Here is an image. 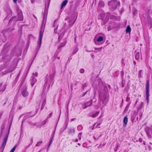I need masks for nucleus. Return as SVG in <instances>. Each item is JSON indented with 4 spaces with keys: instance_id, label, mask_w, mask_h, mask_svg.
<instances>
[{
    "instance_id": "a878e982",
    "label": "nucleus",
    "mask_w": 152,
    "mask_h": 152,
    "mask_svg": "<svg viewBox=\"0 0 152 152\" xmlns=\"http://www.w3.org/2000/svg\"><path fill=\"white\" fill-rule=\"evenodd\" d=\"M103 40V37H102L100 36L96 40L98 42H101Z\"/></svg>"
},
{
    "instance_id": "0eeeda50",
    "label": "nucleus",
    "mask_w": 152,
    "mask_h": 152,
    "mask_svg": "<svg viewBox=\"0 0 152 152\" xmlns=\"http://www.w3.org/2000/svg\"><path fill=\"white\" fill-rule=\"evenodd\" d=\"M92 101L91 100L88 102H86L83 104L82 105V108L83 109H85L86 108L91 105L92 103Z\"/></svg>"
},
{
    "instance_id": "423d86ee",
    "label": "nucleus",
    "mask_w": 152,
    "mask_h": 152,
    "mask_svg": "<svg viewBox=\"0 0 152 152\" xmlns=\"http://www.w3.org/2000/svg\"><path fill=\"white\" fill-rule=\"evenodd\" d=\"M105 14L104 13H102L98 15V19L101 20L103 21L104 23H106L107 22V20H105Z\"/></svg>"
},
{
    "instance_id": "f3484780",
    "label": "nucleus",
    "mask_w": 152,
    "mask_h": 152,
    "mask_svg": "<svg viewBox=\"0 0 152 152\" xmlns=\"http://www.w3.org/2000/svg\"><path fill=\"white\" fill-rule=\"evenodd\" d=\"M68 0H65L63 1L61 4V9H62L65 6L68 2Z\"/></svg>"
},
{
    "instance_id": "c03bdc74",
    "label": "nucleus",
    "mask_w": 152,
    "mask_h": 152,
    "mask_svg": "<svg viewBox=\"0 0 152 152\" xmlns=\"http://www.w3.org/2000/svg\"><path fill=\"white\" fill-rule=\"evenodd\" d=\"M142 115V113H140V118H141Z\"/></svg>"
},
{
    "instance_id": "a211bd4d",
    "label": "nucleus",
    "mask_w": 152,
    "mask_h": 152,
    "mask_svg": "<svg viewBox=\"0 0 152 152\" xmlns=\"http://www.w3.org/2000/svg\"><path fill=\"white\" fill-rule=\"evenodd\" d=\"M66 41H64L63 42H61V44L59 46L58 48L59 49L60 48L64 47L66 45Z\"/></svg>"
},
{
    "instance_id": "393cba45",
    "label": "nucleus",
    "mask_w": 152,
    "mask_h": 152,
    "mask_svg": "<svg viewBox=\"0 0 152 152\" xmlns=\"http://www.w3.org/2000/svg\"><path fill=\"white\" fill-rule=\"evenodd\" d=\"M14 69L13 68H11L9 69L5 73V74L10 73L12 72L14 70Z\"/></svg>"
},
{
    "instance_id": "b1692460",
    "label": "nucleus",
    "mask_w": 152,
    "mask_h": 152,
    "mask_svg": "<svg viewBox=\"0 0 152 152\" xmlns=\"http://www.w3.org/2000/svg\"><path fill=\"white\" fill-rule=\"evenodd\" d=\"M146 99L147 101V103L148 104L149 103V93H146Z\"/></svg>"
},
{
    "instance_id": "49530a36",
    "label": "nucleus",
    "mask_w": 152,
    "mask_h": 152,
    "mask_svg": "<svg viewBox=\"0 0 152 152\" xmlns=\"http://www.w3.org/2000/svg\"><path fill=\"white\" fill-rule=\"evenodd\" d=\"M13 2L14 3H15L17 2V0H13Z\"/></svg>"
},
{
    "instance_id": "0e129e2a",
    "label": "nucleus",
    "mask_w": 152,
    "mask_h": 152,
    "mask_svg": "<svg viewBox=\"0 0 152 152\" xmlns=\"http://www.w3.org/2000/svg\"><path fill=\"white\" fill-rule=\"evenodd\" d=\"M138 117H137V119H138Z\"/></svg>"
},
{
    "instance_id": "9b49d317",
    "label": "nucleus",
    "mask_w": 152,
    "mask_h": 152,
    "mask_svg": "<svg viewBox=\"0 0 152 152\" xmlns=\"http://www.w3.org/2000/svg\"><path fill=\"white\" fill-rule=\"evenodd\" d=\"M37 81V80L33 76H32L31 79V83L32 86H33L34 83Z\"/></svg>"
},
{
    "instance_id": "4be33fe9",
    "label": "nucleus",
    "mask_w": 152,
    "mask_h": 152,
    "mask_svg": "<svg viewBox=\"0 0 152 152\" xmlns=\"http://www.w3.org/2000/svg\"><path fill=\"white\" fill-rule=\"evenodd\" d=\"M140 54L139 52H137L135 55V58L136 59L138 60L140 58Z\"/></svg>"
},
{
    "instance_id": "bf43d9fd",
    "label": "nucleus",
    "mask_w": 152,
    "mask_h": 152,
    "mask_svg": "<svg viewBox=\"0 0 152 152\" xmlns=\"http://www.w3.org/2000/svg\"><path fill=\"white\" fill-rule=\"evenodd\" d=\"M94 51V52L95 53H97V51Z\"/></svg>"
},
{
    "instance_id": "e2e57ef3",
    "label": "nucleus",
    "mask_w": 152,
    "mask_h": 152,
    "mask_svg": "<svg viewBox=\"0 0 152 152\" xmlns=\"http://www.w3.org/2000/svg\"><path fill=\"white\" fill-rule=\"evenodd\" d=\"M78 145H80V143H79V144H78Z\"/></svg>"
},
{
    "instance_id": "338daca9",
    "label": "nucleus",
    "mask_w": 152,
    "mask_h": 152,
    "mask_svg": "<svg viewBox=\"0 0 152 152\" xmlns=\"http://www.w3.org/2000/svg\"><path fill=\"white\" fill-rule=\"evenodd\" d=\"M109 30H110V29H108V31H109Z\"/></svg>"
},
{
    "instance_id": "2eb2a0df",
    "label": "nucleus",
    "mask_w": 152,
    "mask_h": 152,
    "mask_svg": "<svg viewBox=\"0 0 152 152\" xmlns=\"http://www.w3.org/2000/svg\"><path fill=\"white\" fill-rule=\"evenodd\" d=\"M75 130L74 129H69L68 133L70 134H72L74 133Z\"/></svg>"
},
{
    "instance_id": "6e6552de",
    "label": "nucleus",
    "mask_w": 152,
    "mask_h": 152,
    "mask_svg": "<svg viewBox=\"0 0 152 152\" xmlns=\"http://www.w3.org/2000/svg\"><path fill=\"white\" fill-rule=\"evenodd\" d=\"M22 95L24 97H26L28 96V93L27 91L26 87H24L22 90Z\"/></svg>"
},
{
    "instance_id": "412c9836",
    "label": "nucleus",
    "mask_w": 152,
    "mask_h": 152,
    "mask_svg": "<svg viewBox=\"0 0 152 152\" xmlns=\"http://www.w3.org/2000/svg\"><path fill=\"white\" fill-rule=\"evenodd\" d=\"M131 31V28L129 26H128L127 27L126 32V33H130Z\"/></svg>"
},
{
    "instance_id": "f704fd0d",
    "label": "nucleus",
    "mask_w": 152,
    "mask_h": 152,
    "mask_svg": "<svg viewBox=\"0 0 152 152\" xmlns=\"http://www.w3.org/2000/svg\"><path fill=\"white\" fill-rule=\"evenodd\" d=\"M58 27V26H57V27L55 28L54 29V32L55 33H57V28Z\"/></svg>"
},
{
    "instance_id": "2f4dec72",
    "label": "nucleus",
    "mask_w": 152,
    "mask_h": 152,
    "mask_svg": "<svg viewBox=\"0 0 152 152\" xmlns=\"http://www.w3.org/2000/svg\"><path fill=\"white\" fill-rule=\"evenodd\" d=\"M16 148V146H15L13 147V148L10 151L11 152H14V151L15 150V149Z\"/></svg>"
},
{
    "instance_id": "052dcab7",
    "label": "nucleus",
    "mask_w": 152,
    "mask_h": 152,
    "mask_svg": "<svg viewBox=\"0 0 152 152\" xmlns=\"http://www.w3.org/2000/svg\"><path fill=\"white\" fill-rule=\"evenodd\" d=\"M141 70H140V71H139V72L140 73L141 72Z\"/></svg>"
},
{
    "instance_id": "5701e85b",
    "label": "nucleus",
    "mask_w": 152,
    "mask_h": 152,
    "mask_svg": "<svg viewBox=\"0 0 152 152\" xmlns=\"http://www.w3.org/2000/svg\"><path fill=\"white\" fill-rule=\"evenodd\" d=\"M46 100L45 99H44L43 101L42 104L41 108V110H42L44 108L45 104H46Z\"/></svg>"
},
{
    "instance_id": "dca6fc26",
    "label": "nucleus",
    "mask_w": 152,
    "mask_h": 152,
    "mask_svg": "<svg viewBox=\"0 0 152 152\" xmlns=\"http://www.w3.org/2000/svg\"><path fill=\"white\" fill-rule=\"evenodd\" d=\"M104 5V4L103 1H100L98 4L99 7H103Z\"/></svg>"
},
{
    "instance_id": "864d4df0",
    "label": "nucleus",
    "mask_w": 152,
    "mask_h": 152,
    "mask_svg": "<svg viewBox=\"0 0 152 152\" xmlns=\"http://www.w3.org/2000/svg\"><path fill=\"white\" fill-rule=\"evenodd\" d=\"M57 58L58 59V60H59L60 59V57H58Z\"/></svg>"
},
{
    "instance_id": "3c124183",
    "label": "nucleus",
    "mask_w": 152,
    "mask_h": 152,
    "mask_svg": "<svg viewBox=\"0 0 152 152\" xmlns=\"http://www.w3.org/2000/svg\"><path fill=\"white\" fill-rule=\"evenodd\" d=\"M134 65L136 64V63L135 61H134Z\"/></svg>"
},
{
    "instance_id": "39448f33",
    "label": "nucleus",
    "mask_w": 152,
    "mask_h": 152,
    "mask_svg": "<svg viewBox=\"0 0 152 152\" xmlns=\"http://www.w3.org/2000/svg\"><path fill=\"white\" fill-rule=\"evenodd\" d=\"M146 132L148 137H152V126L147 128L146 130Z\"/></svg>"
},
{
    "instance_id": "37998d69",
    "label": "nucleus",
    "mask_w": 152,
    "mask_h": 152,
    "mask_svg": "<svg viewBox=\"0 0 152 152\" xmlns=\"http://www.w3.org/2000/svg\"><path fill=\"white\" fill-rule=\"evenodd\" d=\"M14 18H12L11 19H10V20H9V23H11L12 21V20Z\"/></svg>"
},
{
    "instance_id": "f8f14e48",
    "label": "nucleus",
    "mask_w": 152,
    "mask_h": 152,
    "mask_svg": "<svg viewBox=\"0 0 152 152\" xmlns=\"http://www.w3.org/2000/svg\"><path fill=\"white\" fill-rule=\"evenodd\" d=\"M25 105V103L24 102H22L20 103L18 107V109H21Z\"/></svg>"
},
{
    "instance_id": "1a4fd4ad",
    "label": "nucleus",
    "mask_w": 152,
    "mask_h": 152,
    "mask_svg": "<svg viewBox=\"0 0 152 152\" xmlns=\"http://www.w3.org/2000/svg\"><path fill=\"white\" fill-rule=\"evenodd\" d=\"M46 86H45V84L44 86V88L43 90L42 95H44L46 93H47L48 92L49 89V87H50V84H49L46 90Z\"/></svg>"
},
{
    "instance_id": "a19ab883",
    "label": "nucleus",
    "mask_w": 152,
    "mask_h": 152,
    "mask_svg": "<svg viewBox=\"0 0 152 152\" xmlns=\"http://www.w3.org/2000/svg\"><path fill=\"white\" fill-rule=\"evenodd\" d=\"M52 140H53V138H50V143H52Z\"/></svg>"
},
{
    "instance_id": "13d9d810",
    "label": "nucleus",
    "mask_w": 152,
    "mask_h": 152,
    "mask_svg": "<svg viewBox=\"0 0 152 152\" xmlns=\"http://www.w3.org/2000/svg\"><path fill=\"white\" fill-rule=\"evenodd\" d=\"M51 115H52V113H50V116H49V118L50 117H51Z\"/></svg>"
},
{
    "instance_id": "bb28decb",
    "label": "nucleus",
    "mask_w": 152,
    "mask_h": 152,
    "mask_svg": "<svg viewBox=\"0 0 152 152\" xmlns=\"http://www.w3.org/2000/svg\"><path fill=\"white\" fill-rule=\"evenodd\" d=\"M42 143V141H40L38 142L36 145L35 146H39L40 145H41Z\"/></svg>"
},
{
    "instance_id": "7ed1b4c3",
    "label": "nucleus",
    "mask_w": 152,
    "mask_h": 152,
    "mask_svg": "<svg viewBox=\"0 0 152 152\" xmlns=\"http://www.w3.org/2000/svg\"><path fill=\"white\" fill-rule=\"evenodd\" d=\"M73 18L71 17L66 18V22L65 23V26L68 28L72 27L74 23V21L73 22Z\"/></svg>"
},
{
    "instance_id": "680f3d73",
    "label": "nucleus",
    "mask_w": 152,
    "mask_h": 152,
    "mask_svg": "<svg viewBox=\"0 0 152 152\" xmlns=\"http://www.w3.org/2000/svg\"><path fill=\"white\" fill-rule=\"evenodd\" d=\"M100 125V124H97V126H98V125Z\"/></svg>"
},
{
    "instance_id": "4468645a",
    "label": "nucleus",
    "mask_w": 152,
    "mask_h": 152,
    "mask_svg": "<svg viewBox=\"0 0 152 152\" xmlns=\"http://www.w3.org/2000/svg\"><path fill=\"white\" fill-rule=\"evenodd\" d=\"M149 81L148 80L146 83V93H149Z\"/></svg>"
},
{
    "instance_id": "9d476101",
    "label": "nucleus",
    "mask_w": 152,
    "mask_h": 152,
    "mask_svg": "<svg viewBox=\"0 0 152 152\" xmlns=\"http://www.w3.org/2000/svg\"><path fill=\"white\" fill-rule=\"evenodd\" d=\"M6 86L5 84H3L1 83L0 84V91H4L5 89Z\"/></svg>"
},
{
    "instance_id": "69168bd1",
    "label": "nucleus",
    "mask_w": 152,
    "mask_h": 152,
    "mask_svg": "<svg viewBox=\"0 0 152 152\" xmlns=\"http://www.w3.org/2000/svg\"><path fill=\"white\" fill-rule=\"evenodd\" d=\"M109 30H110V29H108V31H109Z\"/></svg>"
},
{
    "instance_id": "473e14b6",
    "label": "nucleus",
    "mask_w": 152,
    "mask_h": 152,
    "mask_svg": "<svg viewBox=\"0 0 152 152\" xmlns=\"http://www.w3.org/2000/svg\"><path fill=\"white\" fill-rule=\"evenodd\" d=\"M80 72L81 73H83L84 72V70L83 69H81L80 70Z\"/></svg>"
},
{
    "instance_id": "ea45409f",
    "label": "nucleus",
    "mask_w": 152,
    "mask_h": 152,
    "mask_svg": "<svg viewBox=\"0 0 152 152\" xmlns=\"http://www.w3.org/2000/svg\"><path fill=\"white\" fill-rule=\"evenodd\" d=\"M56 20H55L54 21V27H55L56 26H55V24H56Z\"/></svg>"
},
{
    "instance_id": "f03ea898",
    "label": "nucleus",
    "mask_w": 152,
    "mask_h": 152,
    "mask_svg": "<svg viewBox=\"0 0 152 152\" xmlns=\"http://www.w3.org/2000/svg\"><path fill=\"white\" fill-rule=\"evenodd\" d=\"M44 20H43L42 24L41 26V29L39 31V38L38 39V46L39 47V48L41 46V44L42 43V36L43 35V32L44 30V29L42 28V26L43 25L44 26V27L45 26V25H43Z\"/></svg>"
},
{
    "instance_id": "c9c22d12",
    "label": "nucleus",
    "mask_w": 152,
    "mask_h": 152,
    "mask_svg": "<svg viewBox=\"0 0 152 152\" xmlns=\"http://www.w3.org/2000/svg\"><path fill=\"white\" fill-rule=\"evenodd\" d=\"M124 81H124V80H122V87H124Z\"/></svg>"
},
{
    "instance_id": "774afa93",
    "label": "nucleus",
    "mask_w": 152,
    "mask_h": 152,
    "mask_svg": "<svg viewBox=\"0 0 152 152\" xmlns=\"http://www.w3.org/2000/svg\"><path fill=\"white\" fill-rule=\"evenodd\" d=\"M128 77H129V78H130V77H129V76H128Z\"/></svg>"
},
{
    "instance_id": "7c9ffc66",
    "label": "nucleus",
    "mask_w": 152,
    "mask_h": 152,
    "mask_svg": "<svg viewBox=\"0 0 152 152\" xmlns=\"http://www.w3.org/2000/svg\"><path fill=\"white\" fill-rule=\"evenodd\" d=\"M33 76H33L34 77H37V72H35V73H33Z\"/></svg>"
},
{
    "instance_id": "72a5a7b5",
    "label": "nucleus",
    "mask_w": 152,
    "mask_h": 152,
    "mask_svg": "<svg viewBox=\"0 0 152 152\" xmlns=\"http://www.w3.org/2000/svg\"><path fill=\"white\" fill-rule=\"evenodd\" d=\"M82 129V126H79L77 127V129L78 130H81Z\"/></svg>"
},
{
    "instance_id": "6ab92c4d",
    "label": "nucleus",
    "mask_w": 152,
    "mask_h": 152,
    "mask_svg": "<svg viewBox=\"0 0 152 152\" xmlns=\"http://www.w3.org/2000/svg\"><path fill=\"white\" fill-rule=\"evenodd\" d=\"M128 121V119L127 117L125 116L124 117L123 120V122L124 124L125 125V126L126 125Z\"/></svg>"
},
{
    "instance_id": "aec40b11",
    "label": "nucleus",
    "mask_w": 152,
    "mask_h": 152,
    "mask_svg": "<svg viewBox=\"0 0 152 152\" xmlns=\"http://www.w3.org/2000/svg\"><path fill=\"white\" fill-rule=\"evenodd\" d=\"M99 113V112L98 111L94 114L89 115V116L90 117H91L93 118H95L97 116V115H98Z\"/></svg>"
},
{
    "instance_id": "58836bf2",
    "label": "nucleus",
    "mask_w": 152,
    "mask_h": 152,
    "mask_svg": "<svg viewBox=\"0 0 152 152\" xmlns=\"http://www.w3.org/2000/svg\"><path fill=\"white\" fill-rule=\"evenodd\" d=\"M18 12H20V15H22V12H21V10H19L18 9Z\"/></svg>"
},
{
    "instance_id": "e433bc0d",
    "label": "nucleus",
    "mask_w": 152,
    "mask_h": 152,
    "mask_svg": "<svg viewBox=\"0 0 152 152\" xmlns=\"http://www.w3.org/2000/svg\"><path fill=\"white\" fill-rule=\"evenodd\" d=\"M47 11H48V9H47V8L46 7V5H45V12H47Z\"/></svg>"
},
{
    "instance_id": "a18cd8bd",
    "label": "nucleus",
    "mask_w": 152,
    "mask_h": 152,
    "mask_svg": "<svg viewBox=\"0 0 152 152\" xmlns=\"http://www.w3.org/2000/svg\"><path fill=\"white\" fill-rule=\"evenodd\" d=\"M43 124H42V125H44L46 123V121H44L43 122Z\"/></svg>"
},
{
    "instance_id": "603ef678",
    "label": "nucleus",
    "mask_w": 152,
    "mask_h": 152,
    "mask_svg": "<svg viewBox=\"0 0 152 152\" xmlns=\"http://www.w3.org/2000/svg\"><path fill=\"white\" fill-rule=\"evenodd\" d=\"M116 8V5H115L114 6V9H115Z\"/></svg>"
},
{
    "instance_id": "20e7f679",
    "label": "nucleus",
    "mask_w": 152,
    "mask_h": 152,
    "mask_svg": "<svg viewBox=\"0 0 152 152\" xmlns=\"http://www.w3.org/2000/svg\"><path fill=\"white\" fill-rule=\"evenodd\" d=\"M55 72H54L52 74H50L48 76V79L47 80V83L48 82H50V83L53 80L54 78L55 75Z\"/></svg>"
},
{
    "instance_id": "5fc2aeb1",
    "label": "nucleus",
    "mask_w": 152,
    "mask_h": 152,
    "mask_svg": "<svg viewBox=\"0 0 152 152\" xmlns=\"http://www.w3.org/2000/svg\"><path fill=\"white\" fill-rule=\"evenodd\" d=\"M108 87L110 89V85H108Z\"/></svg>"
},
{
    "instance_id": "ddd939ff",
    "label": "nucleus",
    "mask_w": 152,
    "mask_h": 152,
    "mask_svg": "<svg viewBox=\"0 0 152 152\" xmlns=\"http://www.w3.org/2000/svg\"><path fill=\"white\" fill-rule=\"evenodd\" d=\"M7 137L5 136L4 139L3 143L2 144V146L4 147L6 145L7 140Z\"/></svg>"
},
{
    "instance_id": "8fccbe9b",
    "label": "nucleus",
    "mask_w": 152,
    "mask_h": 152,
    "mask_svg": "<svg viewBox=\"0 0 152 152\" xmlns=\"http://www.w3.org/2000/svg\"><path fill=\"white\" fill-rule=\"evenodd\" d=\"M94 140H97L98 139H96V138H95L94 136Z\"/></svg>"
},
{
    "instance_id": "cd10ccee",
    "label": "nucleus",
    "mask_w": 152,
    "mask_h": 152,
    "mask_svg": "<svg viewBox=\"0 0 152 152\" xmlns=\"http://www.w3.org/2000/svg\"><path fill=\"white\" fill-rule=\"evenodd\" d=\"M102 47H101L99 48H95L94 49L95 50H97L98 51H100L102 49Z\"/></svg>"
},
{
    "instance_id": "c756f323",
    "label": "nucleus",
    "mask_w": 152,
    "mask_h": 152,
    "mask_svg": "<svg viewBox=\"0 0 152 152\" xmlns=\"http://www.w3.org/2000/svg\"><path fill=\"white\" fill-rule=\"evenodd\" d=\"M82 135V133H79L78 135V139L79 140H80L81 139V136Z\"/></svg>"
},
{
    "instance_id": "4c0bfd02",
    "label": "nucleus",
    "mask_w": 152,
    "mask_h": 152,
    "mask_svg": "<svg viewBox=\"0 0 152 152\" xmlns=\"http://www.w3.org/2000/svg\"><path fill=\"white\" fill-rule=\"evenodd\" d=\"M77 51H78V49L77 48H76V50H75V51L73 53V54H74L76 52H77Z\"/></svg>"
},
{
    "instance_id": "de8ad7c7",
    "label": "nucleus",
    "mask_w": 152,
    "mask_h": 152,
    "mask_svg": "<svg viewBox=\"0 0 152 152\" xmlns=\"http://www.w3.org/2000/svg\"><path fill=\"white\" fill-rule=\"evenodd\" d=\"M78 141V140L77 139H76L75 140V142H77Z\"/></svg>"
},
{
    "instance_id": "c85d7f7f",
    "label": "nucleus",
    "mask_w": 152,
    "mask_h": 152,
    "mask_svg": "<svg viewBox=\"0 0 152 152\" xmlns=\"http://www.w3.org/2000/svg\"><path fill=\"white\" fill-rule=\"evenodd\" d=\"M108 4L109 6L110 7V5H114L115 3L113 1H110V2H108Z\"/></svg>"
},
{
    "instance_id": "4d7b16f0",
    "label": "nucleus",
    "mask_w": 152,
    "mask_h": 152,
    "mask_svg": "<svg viewBox=\"0 0 152 152\" xmlns=\"http://www.w3.org/2000/svg\"><path fill=\"white\" fill-rule=\"evenodd\" d=\"M51 144V143H50L49 144V145H48V147H49L50 146V145Z\"/></svg>"
},
{
    "instance_id": "f257e3e1",
    "label": "nucleus",
    "mask_w": 152,
    "mask_h": 152,
    "mask_svg": "<svg viewBox=\"0 0 152 152\" xmlns=\"http://www.w3.org/2000/svg\"><path fill=\"white\" fill-rule=\"evenodd\" d=\"M109 94L107 87H104L103 91L99 94V100L100 101V105L102 107L105 106L108 101Z\"/></svg>"
},
{
    "instance_id": "6e6d98bb",
    "label": "nucleus",
    "mask_w": 152,
    "mask_h": 152,
    "mask_svg": "<svg viewBox=\"0 0 152 152\" xmlns=\"http://www.w3.org/2000/svg\"><path fill=\"white\" fill-rule=\"evenodd\" d=\"M61 113V110H60V115H59V118H60ZM59 119V118H58V119Z\"/></svg>"
},
{
    "instance_id": "09e8293b",
    "label": "nucleus",
    "mask_w": 152,
    "mask_h": 152,
    "mask_svg": "<svg viewBox=\"0 0 152 152\" xmlns=\"http://www.w3.org/2000/svg\"><path fill=\"white\" fill-rule=\"evenodd\" d=\"M88 91H86L84 94L83 95V96H84L85 95H86L87 93V92Z\"/></svg>"
},
{
    "instance_id": "79ce46f5",
    "label": "nucleus",
    "mask_w": 152,
    "mask_h": 152,
    "mask_svg": "<svg viewBox=\"0 0 152 152\" xmlns=\"http://www.w3.org/2000/svg\"><path fill=\"white\" fill-rule=\"evenodd\" d=\"M140 142H142V139L141 138H139V140H138Z\"/></svg>"
}]
</instances>
